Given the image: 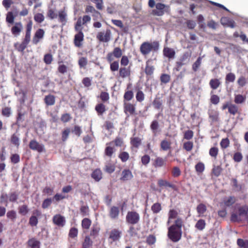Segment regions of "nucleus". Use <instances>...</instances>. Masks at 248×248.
Returning <instances> with one entry per match:
<instances>
[{
	"mask_svg": "<svg viewBox=\"0 0 248 248\" xmlns=\"http://www.w3.org/2000/svg\"><path fill=\"white\" fill-rule=\"evenodd\" d=\"M40 242L34 238H32L28 241V245L31 248H40Z\"/></svg>",
	"mask_w": 248,
	"mask_h": 248,
	"instance_id": "473e14b6",
	"label": "nucleus"
},
{
	"mask_svg": "<svg viewBox=\"0 0 248 248\" xmlns=\"http://www.w3.org/2000/svg\"><path fill=\"white\" fill-rule=\"evenodd\" d=\"M130 75V71L128 68L121 67L119 69V75L122 78H125Z\"/></svg>",
	"mask_w": 248,
	"mask_h": 248,
	"instance_id": "b1692460",
	"label": "nucleus"
},
{
	"mask_svg": "<svg viewBox=\"0 0 248 248\" xmlns=\"http://www.w3.org/2000/svg\"><path fill=\"white\" fill-rule=\"evenodd\" d=\"M159 49V43L158 41L152 42H144L140 46V51L142 55L146 56L151 51L157 52Z\"/></svg>",
	"mask_w": 248,
	"mask_h": 248,
	"instance_id": "7ed1b4c3",
	"label": "nucleus"
},
{
	"mask_svg": "<svg viewBox=\"0 0 248 248\" xmlns=\"http://www.w3.org/2000/svg\"><path fill=\"white\" fill-rule=\"evenodd\" d=\"M119 157L121 159L122 162H124L129 159V155L128 153L126 152H123L119 154Z\"/></svg>",
	"mask_w": 248,
	"mask_h": 248,
	"instance_id": "3c124183",
	"label": "nucleus"
},
{
	"mask_svg": "<svg viewBox=\"0 0 248 248\" xmlns=\"http://www.w3.org/2000/svg\"><path fill=\"white\" fill-rule=\"evenodd\" d=\"M6 216L8 218L10 219L12 221H14L16 217V212L14 210L8 211L7 213Z\"/></svg>",
	"mask_w": 248,
	"mask_h": 248,
	"instance_id": "052dcab7",
	"label": "nucleus"
},
{
	"mask_svg": "<svg viewBox=\"0 0 248 248\" xmlns=\"http://www.w3.org/2000/svg\"><path fill=\"white\" fill-rule=\"evenodd\" d=\"M66 16L67 14L63 11H61L59 12V18L60 22H65L66 20Z\"/></svg>",
	"mask_w": 248,
	"mask_h": 248,
	"instance_id": "0e129e2a",
	"label": "nucleus"
},
{
	"mask_svg": "<svg viewBox=\"0 0 248 248\" xmlns=\"http://www.w3.org/2000/svg\"><path fill=\"white\" fill-rule=\"evenodd\" d=\"M235 79V76L233 73H230L228 74L225 78L226 82H232Z\"/></svg>",
	"mask_w": 248,
	"mask_h": 248,
	"instance_id": "13d9d810",
	"label": "nucleus"
},
{
	"mask_svg": "<svg viewBox=\"0 0 248 248\" xmlns=\"http://www.w3.org/2000/svg\"><path fill=\"white\" fill-rule=\"evenodd\" d=\"M202 63V58L199 57L198 58L196 62L192 65V69L194 72L198 70Z\"/></svg>",
	"mask_w": 248,
	"mask_h": 248,
	"instance_id": "37998d69",
	"label": "nucleus"
},
{
	"mask_svg": "<svg viewBox=\"0 0 248 248\" xmlns=\"http://www.w3.org/2000/svg\"><path fill=\"white\" fill-rule=\"evenodd\" d=\"M45 17L42 14L37 13L34 15V19L38 23H42L44 20Z\"/></svg>",
	"mask_w": 248,
	"mask_h": 248,
	"instance_id": "8fccbe9b",
	"label": "nucleus"
},
{
	"mask_svg": "<svg viewBox=\"0 0 248 248\" xmlns=\"http://www.w3.org/2000/svg\"><path fill=\"white\" fill-rule=\"evenodd\" d=\"M53 223L59 227H63L65 224V218L60 214L55 215L53 217Z\"/></svg>",
	"mask_w": 248,
	"mask_h": 248,
	"instance_id": "9d476101",
	"label": "nucleus"
},
{
	"mask_svg": "<svg viewBox=\"0 0 248 248\" xmlns=\"http://www.w3.org/2000/svg\"><path fill=\"white\" fill-rule=\"evenodd\" d=\"M115 150L114 148L110 146H107L105 150V154L106 155L111 157L114 152Z\"/></svg>",
	"mask_w": 248,
	"mask_h": 248,
	"instance_id": "69168bd1",
	"label": "nucleus"
},
{
	"mask_svg": "<svg viewBox=\"0 0 248 248\" xmlns=\"http://www.w3.org/2000/svg\"><path fill=\"white\" fill-rule=\"evenodd\" d=\"M154 70L153 66L149 65V61L146 62V66L145 69V73L148 75H151Z\"/></svg>",
	"mask_w": 248,
	"mask_h": 248,
	"instance_id": "a18cd8bd",
	"label": "nucleus"
},
{
	"mask_svg": "<svg viewBox=\"0 0 248 248\" xmlns=\"http://www.w3.org/2000/svg\"><path fill=\"white\" fill-rule=\"evenodd\" d=\"M93 244V242L89 236H86L83 243V248H89Z\"/></svg>",
	"mask_w": 248,
	"mask_h": 248,
	"instance_id": "ea45409f",
	"label": "nucleus"
},
{
	"mask_svg": "<svg viewBox=\"0 0 248 248\" xmlns=\"http://www.w3.org/2000/svg\"><path fill=\"white\" fill-rule=\"evenodd\" d=\"M160 148L164 151L170 150L171 148V142L168 141L167 140H163L161 141Z\"/></svg>",
	"mask_w": 248,
	"mask_h": 248,
	"instance_id": "412c9836",
	"label": "nucleus"
},
{
	"mask_svg": "<svg viewBox=\"0 0 248 248\" xmlns=\"http://www.w3.org/2000/svg\"><path fill=\"white\" fill-rule=\"evenodd\" d=\"M1 112L3 116L9 117L11 114V108L9 107H5L2 109Z\"/></svg>",
	"mask_w": 248,
	"mask_h": 248,
	"instance_id": "338daca9",
	"label": "nucleus"
},
{
	"mask_svg": "<svg viewBox=\"0 0 248 248\" xmlns=\"http://www.w3.org/2000/svg\"><path fill=\"white\" fill-rule=\"evenodd\" d=\"M38 222V218L35 216H32L29 219V224L31 226H36Z\"/></svg>",
	"mask_w": 248,
	"mask_h": 248,
	"instance_id": "4d7b16f0",
	"label": "nucleus"
},
{
	"mask_svg": "<svg viewBox=\"0 0 248 248\" xmlns=\"http://www.w3.org/2000/svg\"><path fill=\"white\" fill-rule=\"evenodd\" d=\"M32 22L29 21L26 26V34L24 39L21 44L16 43L15 46L19 52H23L27 47L28 45L31 41V31L32 29Z\"/></svg>",
	"mask_w": 248,
	"mask_h": 248,
	"instance_id": "f03ea898",
	"label": "nucleus"
},
{
	"mask_svg": "<svg viewBox=\"0 0 248 248\" xmlns=\"http://www.w3.org/2000/svg\"><path fill=\"white\" fill-rule=\"evenodd\" d=\"M112 53L113 54L114 56L116 58H119L122 56V50L119 47H115Z\"/></svg>",
	"mask_w": 248,
	"mask_h": 248,
	"instance_id": "de8ad7c7",
	"label": "nucleus"
},
{
	"mask_svg": "<svg viewBox=\"0 0 248 248\" xmlns=\"http://www.w3.org/2000/svg\"><path fill=\"white\" fill-rule=\"evenodd\" d=\"M125 110L129 112L130 114H132L134 113L135 108L132 104H128L125 107Z\"/></svg>",
	"mask_w": 248,
	"mask_h": 248,
	"instance_id": "774afa93",
	"label": "nucleus"
},
{
	"mask_svg": "<svg viewBox=\"0 0 248 248\" xmlns=\"http://www.w3.org/2000/svg\"><path fill=\"white\" fill-rule=\"evenodd\" d=\"M165 163V160L161 157H157L155 161L154 166L155 168L162 167Z\"/></svg>",
	"mask_w": 248,
	"mask_h": 248,
	"instance_id": "58836bf2",
	"label": "nucleus"
},
{
	"mask_svg": "<svg viewBox=\"0 0 248 248\" xmlns=\"http://www.w3.org/2000/svg\"><path fill=\"white\" fill-rule=\"evenodd\" d=\"M136 99L139 102H142L144 99V94L142 91H138L136 95Z\"/></svg>",
	"mask_w": 248,
	"mask_h": 248,
	"instance_id": "e2e57ef3",
	"label": "nucleus"
},
{
	"mask_svg": "<svg viewBox=\"0 0 248 248\" xmlns=\"http://www.w3.org/2000/svg\"><path fill=\"white\" fill-rule=\"evenodd\" d=\"M166 5L161 3H157L155 5L156 9L152 10V13L155 16H162L164 14V9Z\"/></svg>",
	"mask_w": 248,
	"mask_h": 248,
	"instance_id": "0eeeda50",
	"label": "nucleus"
},
{
	"mask_svg": "<svg viewBox=\"0 0 248 248\" xmlns=\"http://www.w3.org/2000/svg\"><path fill=\"white\" fill-rule=\"evenodd\" d=\"M170 79V76L166 74H163L160 76V80L161 82L166 84L168 83Z\"/></svg>",
	"mask_w": 248,
	"mask_h": 248,
	"instance_id": "5fc2aeb1",
	"label": "nucleus"
},
{
	"mask_svg": "<svg viewBox=\"0 0 248 248\" xmlns=\"http://www.w3.org/2000/svg\"><path fill=\"white\" fill-rule=\"evenodd\" d=\"M52 199L51 198H47L45 199L42 204V207L44 209L47 208L51 204Z\"/></svg>",
	"mask_w": 248,
	"mask_h": 248,
	"instance_id": "864d4df0",
	"label": "nucleus"
},
{
	"mask_svg": "<svg viewBox=\"0 0 248 248\" xmlns=\"http://www.w3.org/2000/svg\"><path fill=\"white\" fill-rule=\"evenodd\" d=\"M70 132V129L69 128L65 129L62 132V140L63 141L66 140L68 138L69 133Z\"/></svg>",
	"mask_w": 248,
	"mask_h": 248,
	"instance_id": "09e8293b",
	"label": "nucleus"
},
{
	"mask_svg": "<svg viewBox=\"0 0 248 248\" xmlns=\"http://www.w3.org/2000/svg\"><path fill=\"white\" fill-rule=\"evenodd\" d=\"M95 109L99 115H101L106 111L105 106L102 103L98 104L95 106Z\"/></svg>",
	"mask_w": 248,
	"mask_h": 248,
	"instance_id": "2f4dec72",
	"label": "nucleus"
},
{
	"mask_svg": "<svg viewBox=\"0 0 248 248\" xmlns=\"http://www.w3.org/2000/svg\"><path fill=\"white\" fill-rule=\"evenodd\" d=\"M190 58V54L188 52L185 53L180 59L179 64L184 65L188 63Z\"/></svg>",
	"mask_w": 248,
	"mask_h": 248,
	"instance_id": "dca6fc26",
	"label": "nucleus"
},
{
	"mask_svg": "<svg viewBox=\"0 0 248 248\" xmlns=\"http://www.w3.org/2000/svg\"><path fill=\"white\" fill-rule=\"evenodd\" d=\"M15 16H14L12 12H9L6 15V21L7 23L10 24H13Z\"/></svg>",
	"mask_w": 248,
	"mask_h": 248,
	"instance_id": "4c0bfd02",
	"label": "nucleus"
},
{
	"mask_svg": "<svg viewBox=\"0 0 248 248\" xmlns=\"http://www.w3.org/2000/svg\"><path fill=\"white\" fill-rule=\"evenodd\" d=\"M246 100V96L241 94H235L234 95V102L237 104H242L245 102Z\"/></svg>",
	"mask_w": 248,
	"mask_h": 248,
	"instance_id": "c756f323",
	"label": "nucleus"
},
{
	"mask_svg": "<svg viewBox=\"0 0 248 248\" xmlns=\"http://www.w3.org/2000/svg\"><path fill=\"white\" fill-rule=\"evenodd\" d=\"M238 110V108L236 105L230 104L228 111L230 114L234 115L237 113Z\"/></svg>",
	"mask_w": 248,
	"mask_h": 248,
	"instance_id": "c9c22d12",
	"label": "nucleus"
},
{
	"mask_svg": "<svg viewBox=\"0 0 248 248\" xmlns=\"http://www.w3.org/2000/svg\"><path fill=\"white\" fill-rule=\"evenodd\" d=\"M237 244L240 248H248V240L238 238L237 240Z\"/></svg>",
	"mask_w": 248,
	"mask_h": 248,
	"instance_id": "72a5a7b5",
	"label": "nucleus"
},
{
	"mask_svg": "<svg viewBox=\"0 0 248 248\" xmlns=\"http://www.w3.org/2000/svg\"><path fill=\"white\" fill-rule=\"evenodd\" d=\"M23 29V27L21 22H16L11 28V32L14 36L17 37L20 35Z\"/></svg>",
	"mask_w": 248,
	"mask_h": 248,
	"instance_id": "423d86ee",
	"label": "nucleus"
},
{
	"mask_svg": "<svg viewBox=\"0 0 248 248\" xmlns=\"http://www.w3.org/2000/svg\"><path fill=\"white\" fill-rule=\"evenodd\" d=\"M131 144L135 148H139L141 143V140L139 137H133L130 139Z\"/></svg>",
	"mask_w": 248,
	"mask_h": 248,
	"instance_id": "cd10ccee",
	"label": "nucleus"
},
{
	"mask_svg": "<svg viewBox=\"0 0 248 248\" xmlns=\"http://www.w3.org/2000/svg\"><path fill=\"white\" fill-rule=\"evenodd\" d=\"M119 209L118 207L112 206L109 211V216L111 219H115L118 217L119 215Z\"/></svg>",
	"mask_w": 248,
	"mask_h": 248,
	"instance_id": "f3484780",
	"label": "nucleus"
},
{
	"mask_svg": "<svg viewBox=\"0 0 248 248\" xmlns=\"http://www.w3.org/2000/svg\"><path fill=\"white\" fill-rule=\"evenodd\" d=\"M18 197V195L16 192H11L9 194V201L11 202H16Z\"/></svg>",
	"mask_w": 248,
	"mask_h": 248,
	"instance_id": "603ef678",
	"label": "nucleus"
},
{
	"mask_svg": "<svg viewBox=\"0 0 248 248\" xmlns=\"http://www.w3.org/2000/svg\"><path fill=\"white\" fill-rule=\"evenodd\" d=\"M72 132L79 137L82 133V130L81 127L78 125H75L73 129L72 130Z\"/></svg>",
	"mask_w": 248,
	"mask_h": 248,
	"instance_id": "bf43d9fd",
	"label": "nucleus"
},
{
	"mask_svg": "<svg viewBox=\"0 0 248 248\" xmlns=\"http://www.w3.org/2000/svg\"><path fill=\"white\" fill-rule=\"evenodd\" d=\"M218 111L215 110H209V118L212 123L217 122L218 121Z\"/></svg>",
	"mask_w": 248,
	"mask_h": 248,
	"instance_id": "6ab92c4d",
	"label": "nucleus"
},
{
	"mask_svg": "<svg viewBox=\"0 0 248 248\" xmlns=\"http://www.w3.org/2000/svg\"><path fill=\"white\" fill-rule=\"evenodd\" d=\"M220 22L222 25L233 28L235 27V22L233 20L227 17H223L221 18Z\"/></svg>",
	"mask_w": 248,
	"mask_h": 248,
	"instance_id": "ddd939ff",
	"label": "nucleus"
},
{
	"mask_svg": "<svg viewBox=\"0 0 248 248\" xmlns=\"http://www.w3.org/2000/svg\"><path fill=\"white\" fill-rule=\"evenodd\" d=\"M163 54L169 59H173L174 58L175 52L172 48L165 47L163 49Z\"/></svg>",
	"mask_w": 248,
	"mask_h": 248,
	"instance_id": "2eb2a0df",
	"label": "nucleus"
},
{
	"mask_svg": "<svg viewBox=\"0 0 248 248\" xmlns=\"http://www.w3.org/2000/svg\"><path fill=\"white\" fill-rule=\"evenodd\" d=\"M100 230V229L99 225L97 224H94L91 229V235L93 238H95L98 236Z\"/></svg>",
	"mask_w": 248,
	"mask_h": 248,
	"instance_id": "5701e85b",
	"label": "nucleus"
},
{
	"mask_svg": "<svg viewBox=\"0 0 248 248\" xmlns=\"http://www.w3.org/2000/svg\"><path fill=\"white\" fill-rule=\"evenodd\" d=\"M206 210L207 208L205 204L203 203L199 204L197 207V211L199 214V217H202Z\"/></svg>",
	"mask_w": 248,
	"mask_h": 248,
	"instance_id": "bb28decb",
	"label": "nucleus"
},
{
	"mask_svg": "<svg viewBox=\"0 0 248 248\" xmlns=\"http://www.w3.org/2000/svg\"><path fill=\"white\" fill-rule=\"evenodd\" d=\"M182 219L178 217L175 221V224L168 228V235L169 238L173 242L179 241L182 236Z\"/></svg>",
	"mask_w": 248,
	"mask_h": 248,
	"instance_id": "f257e3e1",
	"label": "nucleus"
},
{
	"mask_svg": "<svg viewBox=\"0 0 248 248\" xmlns=\"http://www.w3.org/2000/svg\"><path fill=\"white\" fill-rule=\"evenodd\" d=\"M159 126V123L156 120H154L152 121L150 125V128L155 136L156 135Z\"/></svg>",
	"mask_w": 248,
	"mask_h": 248,
	"instance_id": "7c9ffc66",
	"label": "nucleus"
},
{
	"mask_svg": "<svg viewBox=\"0 0 248 248\" xmlns=\"http://www.w3.org/2000/svg\"><path fill=\"white\" fill-rule=\"evenodd\" d=\"M151 210L154 213L157 214L161 210V204L159 203H155L151 207Z\"/></svg>",
	"mask_w": 248,
	"mask_h": 248,
	"instance_id": "a19ab883",
	"label": "nucleus"
},
{
	"mask_svg": "<svg viewBox=\"0 0 248 248\" xmlns=\"http://www.w3.org/2000/svg\"><path fill=\"white\" fill-rule=\"evenodd\" d=\"M236 202V198L234 196L225 197L223 199V203L226 207H230Z\"/></svg>",
	"mask_w": 248,
	"mask_h": 248,
	"instance_id": "a211bd4d",
	"label": "nucleus"
},
{
	"mask_svg": "<svg viewBox=\"0 0 248 248\" xmlns=\"http://www.w3.org/2000/svg\"><path fill=\"white\" fill-rule=\"evenodd\" d=\"M163 101L160 97H155L153 102V105L155 108L160 109L161 108Z\"/></svg>",
	"mask_w": 248,
	"mask_h": 248,
	"instance_id": "c85d7f7f",
	"label": "nucleus"
},
{
	"mask_svg": "<svg viewBox=\"0 0 248 248\" xmlns=\"http://www.w3.org/2000/svg\"><path fill=\"white\" fill-rule=\"evenodd\" d=\"M91 176L95 181L98 182L102 178V172L99 169H96L92 172Z\"/></svg>",
	"mask_w": 248,
	"mask_h": 248,
	"instance_id": "4be33fe9",
	"label": "nucleus"
},
{
	"mask_svg": "<svg viewBox=\"0 0 248 248\" xmlns=\"http://www.w3.org/2000/svg\"><path fill=\"white\" fill-rule=\"evenodd\" d=\"M205 221L204 220L201 219L199 220L195 224V228L200 231H202L205 227Z\"/></svg>",
	"mask_w": 248,
	"mask_h": 248,
	"instance_id": "f704fd0d",
	"label": "nucleus"
},
{
	"mask_svg": "<svg viewBox=\"0 0 248 248\" xmlns=\"http://www.w3.org/2000/svg\"><path fill=\"white\" fill-rule=\"evenodd\" d=\"M204 165L202 162H199L195 165V170L197 173H201L204 170Z\"/></svg>",
	"mask_w": 248,
	"mask_h": 248,
	"instance_id": "79ce46f5",
	"label": "nucleus"
},
{
	"mask_svg": "<svg viewBox=\"0 0 248 248\" xmlns=\"http://www.w3.org/2000/svg\"><path fill=\"white\" fill-rule=\"evenodd\" d=\"M84 34L82 31H78V33L75 35L74 44L77 47H80L82 45L81 42L83 40Z\"/></svg>",
	"mask_w": 248,
	"mask_h": 248,
	"instance_id": "9b49d317",
	"label": "nucleus"
},
{
	"mask_svg": "<svg viewBox=\"0 0 248 248\" xmlns=\"http://www.w3.org/2000/svg\"><path fill=\"white\" fill-rule=\"evenodd\" d=\"M29 212L28 206L26 205H23L19 207V213L22 215H26Z\"/></svg>",
	"mask_w": 248,
	"mask_h": 248,
	"instance_id": "6e6d98bb",
	"label": "nucleus"
},
{
	"mask_svg": "<svg viewBox=\"0 0 248 248\" xmlns=\"http://www.w3.org/2000/svg\"><path fill=\"white\" fill-rule=\"evenodd\" d=\"M221 84V82L217 78L211 79L209 82L210 87L213 89H217Z\"/></svg>",
	"mask_w": 248,
	"mask_h": 248,
	"instance_id": "393cba45",
	"label": "nucleus"
},
{
	"mask_svg": "<svg viewBox=\"0 0 248 248\" xmlns=\"http://www.w3.org/2000/svg\"><path fill=\"white\" fill-rule=\"evenodd\" d=\"M140 219V215L135 211L128 212L126 216V222L132 225L137 224L139 222Z\"/></svg>",
	"mask_w": 248,
	"mask_h": 248,
	"instance_id": "20e7f679",
	"label": "nucleus"
},
{
	"mask_svg": "<svg viewBox=\"0 0 248 248\" xmlns=\"http://www.w3.org/2000/svg\"><path fill=\"white\" fill-rule=\"evenodd\" d=\"M81 225L83 228L88 229L91 225V221L88 218H85L82 220Z\"/></svg>",
	"mask_w": 248,
	"mask_h": 248,
	"instance_id": "c03bdc74",
	"label": "nucleus"
},
{
	"mask_svg": "<svg viewBox=\"0 0 248 248\" xmlns=\"http://www.w3.org/2000/svg\"><path fill=\"white\" fill-rule=\"evenodd\" d=\"M45 32L43 29H39L36 31L32 39V43L36 45L39 41V39L43 38Z\"/></svg>",
	"mask_w": 248,
	"mask_h": 248,
	"instance_id": "f8f14e48",
	"label": "nucleus"
},
{
	"mask_svg": "<svg viewBox=\"0 0 248 248\" xmlns=\"http://www.w3.org/2000/svg\"><path fill=\"white\" fill-rule=\"evenodd\" d=\"M29 147L32 150L37 151L41 153L44 150V146L43 144L39 143L35 140H31L29 143Z\"/></svg>",
	"mask_w": 248,
	"mask_h": 248,
	"instance_id": "6e6552de",
	"label": "nucleus"
},
{
	"mask_svg": "<svg viewBox=\"0 0 248 248\" xmlns=\"http://www.w3.org/2000/svg\"><path fill=\"white\" fill-rule=\"evenodd\" d=\"M218 152V149L216 147H213L210 148L209 150V155L213 157L216 158Z\"/></svg>",
	"mask_w": 248,
	"mask_h": 248,
	"instance_id": "680f3d73",
	"label": "nucleus"
},
{
	"mask_svg": "<svg viewBox=\"0 0 248 248\" xmlns=\"http://www.w3.org/2000/svg\"><path fill=\"white\" fill-rule=\"evenodd\" d=\"M158 185L160 186H166L172 188L173 189H175V186L174 185L170 184V182L166 180H164L163 179H159L158 181Z\"/></svg>",
	"mask_w": 248,
	"mask_h": 248,
	"instance_id": "a878e982",
	"label": "nucleus"
},
{
	"mask_svg": "<svg viewBox=\"0 0 248 248\" xmlns=\"http://www.w3.org/2000/svg\"><path fill=\"white\" fill-rule=\"evenodd\" d=\"M44 102L47 106H52L55 103V97L51 94L46 95L44 98Z\"/></svg>",
	"mask_w": 248,
	"mask_h": 248,
	"instance_id": "aec40b11",
	"label": "nucleus"
},
{
	"mask_svg": "<svg viewBox=\"0 0 248 248\" xmlns=\"http://www.w3.org/2000/svg\"><path fill=\"white\" fill-rule=\"evenodd\" d=\"M248 212V207L247 206L240 207L238 208V214L240 216H246Z\"/></svg>",
	"mask_w": 248,
	"mask_h": 248,
	"instance_id": "49530a36",
	"label": "nucleus"
},
{
	"mask_svg": "<svg viewBox=\"0 0 248 248\" xmlns=\"http://www.w3.org/2000/svg\"><path fill=\"white\" fill-rule=\"evenodd\" d=\"M8 201H9V195L6 193L2 192L0 197V203L5 204L7 206Z\"/></svg>",
	"mask_w": 248,
	"mask_h": 248,
	"instance_id": "e433bc0d",
	"label": "nucleus"
},
{
	"mask_svg": "<svg viewBox=\"0 0 248 248\" xmlns=\"http://www.w3.org/2000/svg\"><path fill=\"white\" fill-rule=\"evenodd\" d=\"M110 31L107 30L105 32L101 31L98 32L96 37L100 42H108L110 39Z\"/></svg>",
	"mask_w": 248,
	"mask_h": 248,
	"instance_id": "39448f33",
	"label": "nucleus"
},
{
	"mask_svg": "<svg viewBox=\"0 0 248 248\" xmlns=\"http://www.w3.org/2000/svg\"><path fill=\"white\" fill-rule=\"evenodd\" d=\"M122 232L118 229L112 230L109 233V239L113 242L118 241L121 237Z\"/></svg>",
	"mask_w": 248,
	"mask_h": 248,
	"instance_id": "1a4fd4ad",
	"label": "nucleus"
},
{
	"mask_svg": "<svg viewBox=\"0 0 248 248\" xmlns=\"http://www.w3.org/2000/svg\"><path fill=\"white\" fill-rule=\"evenodd\" d=\"M133 176L132 172L128 169H125L122 172V177L121 180L124 181L131 180Z\"/></svg>",
	"mask_w": 248,
	"mask_h": 248,
	"instance_id": "4468645a",
	"label": "nucleus"
}]
</instances>
